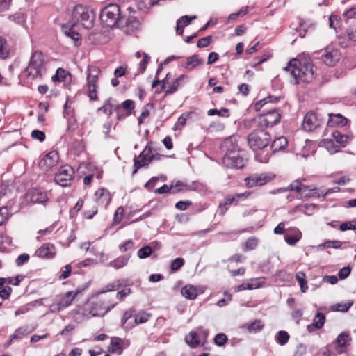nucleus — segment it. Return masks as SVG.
Wrapping results in <instances>:
<instances>
[{
	"label": "nucleus",
	"mask_w": 356,
	"mask_h": 356,
	"mask_svg": "<svg viewBox=\"0 0 356 356\" xmlns=\"http://www.w3.org/2000/svg\"><path fill=\"white\" fill-rule=\"evenodd\" d=\"M100 19L106 26L118 27L127 34L134 33L140 26V22L136 17L121 16L120 7L117 4H111L102 9Z\"/></svg>",
	"instance_id": "1"
},
{
	"label": "nucleus",
	"mask_w": 356,
	"mask_h": 356,
	"mask_svg": "<svg viewBox=\"0 0 356 356\" xmlns=\"http://www.w3.org/2000/svg\"><path fill=\"white\" fill-rule=\"evenodd\" d=\"M284 69L290 72L295 79L296 83L310 82L314 79V65L309 62L301 63L297 59H293L289 62Z\"/></svg>",
	"instance_id": "2"
},
{
	"label": "nucleus",
	"mask_w": 356,
	"mask_h": 356,
	"mask_svg": "<svg viewBox=\"0 0 356 356\" xmlns=\"http://www.w3.org/2000/svg\"><path fill=\"white\" fill-rule=\"evenodd\" d=\"M94 15L88 7L77 5L74 7L69 19V26L75 27L81 25L86 29L93 26Z\"/></svg>",
	"instance_id": "3"
},
{
	"label": "nucleus",
	"mask_w": 356,
	"mask_h": 356,
	"mask_svg": "<svg viewBox=\"0 0 356 356\" xmlns=\"http://www.w3.org/2000/svg\"><path fill=\"white\" fill-rule=\"evenodd\" d=\"M45 72L44 56L41 51H34L31 57L29 65L24 71L26 76L35 79L41 78Z\"/></svg>",
	"instance_id": "4"
},
{
	"label": "nucleus",
	"mask_w": 356,
	"mask_h": 356,
	"mask_svg": "<svg viewBox=\"0 0 356 356\" xmlns=\"http://www.w3.org/2000/svg\"><path fill=\"white\" fill-rule=\"evenodd\" d=\"M116 304L110 299H96L88 302L85 306V310L88 311L92 316H103L111 311Z\"/></svg>",
	"instance_id": "5"
},
{
	"label": "nucleus",
	"mask_w": 356,
	"mask_h": 356,
	"mask_svg": "<svg viewBox=\"0 0 356 356\" xmlns=\"http://www.w3.org/2000/svg\"><path fill=\"white\" fill-rule=\"evenodd\" d=\"M82 292V289H77L75 291H68L63 295L55 297L53 302L49 305L51 313H58L70 306L75 298Z\"/></svg>",
	"instance_id": "6"
},
{
	"label": "nucleus",
	"mask_w": 356,
	"mask_h": 356,
	"mask_svg": "<svg viewBox=\"0 0 356 356\" xmlns=\"http://www.w3.org/2000/svg\"><path fill=\"white\" fill-rule=\"evenodd\" d=\"M270 141V135L264 129L254 130L249 134L248 138V145L254 150L265 148L269 145Z\"/></svg>",
	"instance_id": "7"
},
{
	"label": "nucleus",
	"mask_w": 356,
	"mask_h": 356,
	"mask_svg": "<svg viewBox=\"0 0 356 356\" xmlns=\"http://www.w3.org/2000/svg\"><path fill=\"white\" fill-rule=\"evenodd\" d=\"M100 74V69L94 65L88 67L87 70V95L92 101L97 100V80Z\"/></svg>",
	"instance_id": "8"
},
{
	"label": "nucleus",
	"mask_w": 356,
	"mask_h": 356,
	"mask_svg": "<svg viewBox=\"0 0 356 356\" xmlns=\"http://www.w3.org/2000/svg\"><path fill=\"white\" fill-rule=\"evenodd\" d=\"M316 188L312 186L304 185L299 179L293 181L288 187L281 188L277 190L278 192H285L287 191H296L298 194L296 197L300 200H307L314 196V191Z\"/></svg>",
	"instance_id": "9"
},
{
	"label": "nucleus",
	"mask_w": 356,
	"mask_h": 356,
	"mask_svg": "<svg viewBox=\"0 0 356 356\" xmlns=\"http://www.w3.org/2000/svg\"><path fill=\"white\" fill-rule=\"evenodd\" d=\"M281 115L276 108H271L259 115L256 121L260 127H273L280 120Z\"/></svg>",
	"instance_id": "10"
},
{
	"label": "nucleus",
	"mask_w": 356,
	"mask_h": 356,
	"mask_svg": "<svg viewBox=\"0 0 356 356\" xmlns=\"http://www.w3.org/2000/svg\"><path fill=\"white\" fill-rule=\"evenodd\" d=\"M74 171L70 165H64L60 168L58 172L55 175V182L63 187L68 186L72 181Z\"/></svg>",
	"instance_id": "11"
},
{
	"label": "nucleus",
	"mask_w": 356,
	"mask_h": 356,
	"mask_svg": "<svg viewBox=\"0 0 356 356\" xmlns=\"http://www.w3.org/2000/svg\"><path fill=\"white\" fill-rule=\"evenodd\" d=\"M222 162L227 168L241 169L245 165V161L239 152H231L225 154Z\"/></svg>",
	"instance_id": "12"
},
{
	"label": "nucleus",
	"mask_w": 356,
	"mask_h": 356,
	"mask_svg": "<svg viewBox=\"0 0 356 356\" xmlns=\"http://www.w3.org/2000/svg\"><path fill=\"white\" fill-rule=\"evenodd\" d=\"M274 178V175L268 173H255L250 175L245 179V183L249 188L261 186L270 182Z\"/></svg>",
	"instance_id": "13"
},
{
	"label": "nucleus",
	"mask_w": 356,
	"mask_h": 356,
	"mask_svg": "<svg viewBox=\"0 0 356 356\" xmlns=\"http://www.w3.org/2000/svg\"><path fill=\"white\" fill-rule=\"evenodd\" d=\"M154 159L152 148L146 146L140 155L134 159L135 170L133 171V174L136 173L139 168L148 165Z\"/></svg>",
	"instance_id": "14"
},
{
	"label": "nucleus",
	"mask_w": 356,
	"mask_h": 356,
	"mask_svg": "<svg viewBox=\"0 0 356 356\" xmlns=\"http://www.w3.org/2000/svg\"><path fill=\"white\" fill-rule=\"evenodd\" d=\"M323 124V120L313 112H308L304 117L302 124V129L308 132L313 131Z\"/></svg>",
	"instance_id": "15"
},
{
	"label": "nucleus",
	"mask_w": 356,
	"mask_h": 356,
	"mask_svg": "<svg viewBox=\"0 0 356 356\" xmlns=\"http://www.w3.org/2000/svg\"><path fill=\"white\" fill-rule=\"evenodd\" d=\"M351 341L352 338L349 332H342L337 336L334 341L335 350L339 354L346 353V349L350 345Z\"/></svg>",
	"instance_id": "16"
},
{
	"label": "nucleus",
	"mask_w": 356,
	"mask_h": 356,
	"mask_svg": "<svg viewBox=\"0 0 356 356\" xmlns=\"http://www.w3.org/2000/svg\"><path fill=\"white\" fill-rule=\"evenodd\" d=\"M134 108L135 103L131 99H127L122 104H119L118 108L116 112L117 119L120 121L125 119L131 114Z\"/></svg>",
	"instance_id": "17"
},
{
	"label": "nucleus",
	"mask_w": 356,
	"mask_h": 356,
	"mask_svg": "<svg viewBox=\"0 0 356 356\" xmlns=\"http://www.w3.org/2000/svg\"><path fill=\"white\" fill-rule=\"evenodd\" d=\"M59 156L57 152L52 151L46 154L38 163L40 169L47 171L57 163Z\"/></svg>",
	"instance_id": "18"
},
{
	"label": "nucleus",
	"mask_w": 356,
	"mask_h": 356,
	"mask_svg": "<svg viewBox=\"0 0 356 356\" xmlns=\"http://www.w3.org/2000/svg\"><path fill=\"white\" fill-rule=\"evenodd\" d=\"M321 59L327 65L332 66L339 60L340 54L338 50L327 47L322 51Z\"/></svg>",
	"instance_id": "19"
},
{
	"label": "nucleus",
	"mask_w": 356,
	"mask_h": 356,
	"mask_svg": "<svg viewBox=\"0 0 356 356\" xmlns=\"http://www.w3.org/2000/svg\"><path fill=\"white\" fill-rule=\"evenodd\" d=\"M27 195L29 197L30 201L33 203L44 204L49 200L46 192L37 188L29 191Z\"/></svg>",
	"instance_id": "20"
},
{
	"label": "nucleus",
	"mask_w": 356,
	"mask_h": 356,
	"mask_svg": "<svg viewBox=\"0 0 356 356\" xmlns=\"http://www.w3.org/2000/svg\"><path fill=\"white\" fill-rule=\"evenodd\" d=\"M35 254L40 258L51 259L56 254L55 247L51 243H44L39 248Z\"/></svg>",
	"instance_id": "21"
},
{
	"label": "nucleus",
	"mask_w": 356,
	"mask_h": 356,
	"mask_svg": "<svg viewBox=\"0 0 356 356\" xmlns=\"http://www.w3.org/2000/svg\"><path fill=\"white\" fill-rule=\"evenodd\" d=\"M203 63L204 60L200 58L198 55L194 54L186 58V61L182 64V67L188 72H190L195 67L203 65Z\"/></svg>",
	"instance_id": "22"
},
{
	"label": "nucleus",
	"mask_w": 356,
	"mask_h": 356,
	"mask_svg": "<svg viewBox=\"0 0 356 356\" xmlns=\"http://www.w3.org/2000/svg\"><path fill=\"white\" fill-rule=\"evenodd\" d=\"M203 291L197 287L188 284L181 288V293L187 300H195L199 293H202Z\"/></svg>",
	"instance_id": "23"
},
{
	"label": "nucleus",
	"mask_w": 356,
	"mask_h": 356,
	"mask_svg": "<svg viewBox=\"0 0 356 356\" xmlns=\"http://www.w3.org/2000/svg\"><path fill=\"white\" fill-rule=\"evenodd\" d=\"M95 200L97 204L106 207L111 201L108 191L104 188L98 189L95 193Z\"/></svg>",
	"instance_id": "24"
},
{
	"label": "nucleus",
	"mask_w": 356,
	"mask_h": 356,
	"mask_svg": "<svg viewBox=\"0 0 356 356\" xmlns=\"http://www.w3.org/2000/svg\"><path fill=\"white\" fill-rule=\"evenodd\" d=\"M196 15H184L179 17L177 20V24L175 27L176 33L177 35H181L184 32V28L188 26L193 20L196 19Z\"/></svg>",
	"instance_id": "25"
},
{
	"label": "nucleus",
	"mask_w": 356,
	"mask_h": 356,
	"mask_svg": "<svg viewBox=\"0 0 356 356\" xmlns=\"http://www.w3.org/2000/svg\"><path fill=\"white\" fill-rule=\"evenodd\" d=\"M328 116L329 120L327 122V125L329 127H343L347 124L348 120L339 113H329Z\"/></svg>",
	"instance_id": "26"
},
{
	"label": "nucleus",
	"mask_w": 356,
	"mask_h": 356,
	"mask_svg": "<svg viewBox=\"0 0 356 356\" xmlns=\"http://www.w3.org/2000/svg\"><path fill=\"white\" fill-rule=\"evenodd\" d=\"M325 321V316L323 313H317L314 318L313 323L307 325V329L309 332H314L316 329H321Z\"/></svg>",
	"instance_id": "27"
},
{
	"label": "nucleus",
	"mask_w": 356,
	"mask_h": 356,
	"mask_svg": "<svg viewBox=\"0 0 356 356\" xmlns=\"http://www.w3.org/2000/svg\"><path fill=\"white\" fill-rule=\"evenodd\" d=\"M124 348V341L120 337H113L108 350L112 353H118L119 355L122 354Z\"/></svg>",
	"instance_id": "28"
},
{
	"label": "nucleus",
	"mask_w": 356,
	"mask_h": 356,
	"mask_svg": "<svg viewBox=\"0 0 356 356\" xmlns=\"http://www.w3.org/2000/svg\"><path fill=\"white\" fill-rule=\"evenodd\" d=\"M223 147L226 149V153H230L231 152H239L237 138L234 136L225 140Z\"/></svg>",
	"instance_id": "29"
},
{
	"label": "nucleus",
	"mask_w": 356,
	"mask_h": 356,
	"mask_svg": "<svg viewBox=\"0 0 356 356\" xmlns=\"http://www.w3.org/2000/svg\"><path fill=\"white\" fill-rule=\"evenodd\" d=\"M171 186V193L176 194L180 192L188 191L192 190V187L181 181L177 180L172 181Z\"/></svg>",
	"instance_id": "30"
},
{
	"label": "nucleus",
	"mask_w": 356,
	"mask_h": 356,
	"mask_svg": "<svg viewBox=\"0 0 356 356\" xmlns=\"http://www.w3.org/2000/svg\"><path fill=\"white\" fill-rule=\"evenodd\" d=\"M287 144L288 141L285 137H279L273 140L271 148L273 152H276L284 149Z\"/></svg>",
	"instance_id": "31"
},
{
	"label": "nucleus",
	"mask_w": 356,
	"mask_h": 356,
	"mask_svg": "<svg viewBox=\"0 0 356 356\" xmlns=\"http://www.w3.org/2000/svg\"><path fill=\"white\" fill-rule=\"evenodd\" d=\"M332 136L333 138V140L341 145L342 147H345L350 141V136L346 134H342L338 131H334Z\"/></svg>",
	"instance_id": "32"
},
{
	"label": "nucleus",
	"mask_w": 356,
	"mask_h": 356,
	"mask_svg": "<svg viewBox=\"0 0 356 356\" xmlns=\"http://www.w3.org/2000/svg\"><path fill=\"white\" fill-rule=\"evenodd\" d=\"M73 28L74 27L69 26V25L68 26H66V25H63V31H64L65 34L67 36H68L70 38H72L74 41L75 44L76 46H79L80 44V43H81V42H80V35L76 31H74L73 30Z\"/></svg>",
	"instance_id": "33"
},
{
	"label": "nucleus",
	"mask_w": 356,
	"mask_h": 356,
	"mask_svg": "<svg viewBox=\"0 0 356 356\" xmlns=\"http://www.w3.org/2000/svg\"><path fill=\"white\" fill-rule=\"evenodd\" d=\"M264 326L261 321L257 319L249 324L244 325L243 327L246 328L250 333H256L260 332Z\"/></svg>",
	"instance_id": "34"
},
{
	"label": "nucleus",
	"mask_w": 356,
	"mask_h": 356,
	"mask_svg": "<svg viewBox=\"0 0 356 356\" xmlns=\"http://www.w3.org/2000/svg\"><path fill=\"white\" fill-rule=\"evenodd\" d=\"M187 76L186 75H180L177 79H176L168 87V88L165 92V95H171L175 93L178 88L181 86V81L184 79H186Z\"/></svg>",
	"instance_id": "35"
},
{
	"label": "nucleus",
	"mask_w": 356,
	"mask_h": 356,
	"mask_svg": "<svg viewBox=\"0 0 356 356\" xmlns=\"http://www.w3.org/2000/svg\"><path fill=\"white\" fill-rule=\"evenodd\" d=\"M129 259V257L127 255L120 256L110 262L108 265L115 269H120L127 264Z\"/></svg>",
	"instance_id": "36"
},
{
	"label": "nucleus",
	"mask_w": 356,
	"mask_h": 356,
	"mask_svg": "<svg viewBox=\"0 0 356 356\" xmlns=\"http://www.w3.org/2000/svg\"><path fill=\"white\" fill-rule=\"evenodd\" d=\"M185 341L192 348L197 347L200 343L197 333L194 332H189L185 337Z\"/></svg>",
	"instance_id": "37"
},
{
	"label": "nucleus",
	"mask_w": 356,
	"mask_h": 356,
	"mask_svg": "<svg viewBox=\"0 0 356 356\" xmlns=\"http://www.w3.org/2000/svg\"><path fill=\"white\" fill-rule=\"evenodd\" d=\"M234 199L231 195L227 196L223 202L219 204L220 214L224 216L225 212L228 210L229 205L234 203Z\"/></svg>",
	"instance_id": "38"
},
{
	"label": "nucleus",
	"mask_w": 356,
	"mask_h": 356,
	"mask_svg": "<svg viewBox=\"0 0 356 356\" xmlns=\"http://www.w3.org/2000/svg\"><path fill=\"white\" fill-rule=\"evenodd\" d=\"M279 97H273V96H268L266 98H264L263 99L261 100H259V102H257L255 104H254V109L257 111H259L261 109V108L267 104L269 102H277L279 100Z\"/></svg>",
	"instance_id": "39"
},
{
	"label": "nucleus",
	"mask_w": 356,
	"mask_h": 356,
	"mask_svg": "<svg viewBox=\"0 0 356 356\" xmlns=\"http://www.w3.org/2000/svg\"><path fill=\"white\" fill-rule=\"evenodd\" d=\"M296 279L300 284L301 291L305 293L308 289L305 273L303 272H298L296 274Z\"/></svg>",
	"instance_id": "40"
},
{
	"label": "nucleus",
	"mask_w": 356,
	"mask_h": 356,
	"mask_svg": "<svg viewBox=\"0 0 356 356\" xmlns=\"http://www.w3.org/2000/svg\"><path fill=\"white\" fill-rule=\"evenodd\" d=\"M138 8L145 11L156 3V0H136Z\"/></svg>",
	"instance_id": "41"
},
{
	"label": "nucleus",
	"mask_w": 356,
	"mask_h": 356,
	"mask_svg": "<svg viewBox=\"0 0 356 356\" xmlns=\"http://www.w3.org/2000/svg\"><path fill=\"white\" fill-rule=\"evenodd\" d=\"M324 147L330 154H334L339 151V146L334 143L333 140H325L323 141Z\"/></svg>",
	"instance_id": "42"
},
{
	"label": "nucleus",
	"mask_w": 356,
	"mask_h": 356,
	"mask_svg": "<svg viewBox=\"0 0 356 356\" xmlns=\"http://www.w3.org/2000/svg\"><path fill=\"white\" fill-rule=\"evenodd\" d=\"M289 338L290 336L287 332L281 330L277 332L275 339L280 346H284L289 341Z\"/></svg>",
	"instance_id": "43"
},
{
	"label": "nucleus",
	"mask_w": 356,
	"mask_h": 356,
	"mask_svg": "<svg viewBox=\"0 0 356 356\" xmlns=\"http://www.w3.org/2000/svg\"><path fill=\"white\" fill-rule=\"evenodd\" d=\"M150 316L149 314L145 312H139L134 316V322L136 325L144 323L149 319Z\"/></svg>",
	"instance_id": "44"
},
{
	"label": "nucleus",
	"mask_w": 356,
	"mask_h": 356,
	"mask_svg": "<svg viewBox=\"0 0 356 356\" xmlns=\"http://www.w3.org/2000/svg\"><path fill=\"white\" fill-rule=\"evenodd\" d=\"M207 114L209 116L217 115L220 117H226L228 118L229 116V111L227 108H221L220 110L217 109H209L207 111Z\"/></svg>",
	"instance_id": "45"
},
{
	"label": "nucleus",
	"mask_w": 356,
	"mask_h": 356,
	"mask_svg": "<svg viewBox=\"0 0 356 356\" xmlns=\"http://www.w3.org/2000/svg\"><path fill=\"white\" fill-rule=\"evenodd\" d=\"M149 60L150 56L146 53H143V58L138 65V72L136 75L143 74L147 68V65L149 62Z\"/></svg>",
	"instance_id": "46"
},
{
	"label": "nucleus",
	"mask_w": 356,
	"mask_h": 356,
	"mask_svg": "<svg viewBox=\"0 0 356 356\" xmlns=\"http://www.w3.org/2000/svg\"><path fill=\"white\" fill-rule=\"evenodd\" d=\"M10 213L7 207L0 208V226L3 225L10 218Z\"/></svg>",
	"instance_id": "47"
},
{
	"label": "nucleus",
	"mask_w": 356,
	"mask_h": 356,
	"mask_svg": "<svg viewBox=\"0 0 356 356\" xmlns=\"http://www.w3.org/2000/svg\"><path fill=\"white\" fill-rule=\"evenodd\" d=\"M300 238V233L297 232L294 234L286 235L284 240L286 243L290 245H294Z\"/></svg>",
	"instance_id": "48"
},
{
	"label": "nucleus",
	"mask_w": 356,
	"mask_h": 356,
	"mask_svg": "<svg viewBox=\"0 0 356 356\" xmlns=\"http://www.w3.org/2000/svg\"><path fill=\"white\" fill-rule=\"evenodd\" d=\"M228 341V338L224 333H218L214 337V343L218 346H224Z\"/></svg>",
	"instance_id": "49"
},
{
	"label": "nucleus",
	"mask_w": 356,
	"mask_h": 356,
	"mask_svg": "<svg viewBox=\"0 0 356 356\" xmlns=\"http://www.w3.org/2000/svg\"><path fill=\"white\" fill-rule=\"evenodd\" d=\"M152 253V249L150 246L146 245L145 247H143L138 251V257L140 259H145L147 257L150 256Z\"/></svg>",
	"instance_id": "50"
},
{
	"label": "nucleus",
	"mask_w": 356,
	"mask_h": 356,
	"mask_svg": "<svg viewBox=\"0 0 356 356\" xmlns=\"http://www.w3.org/2000/svg\"><path fill=\"white\" fill-rule=\"evenodd\" d=\"M67 72L65 70L59 68L57 70L56 74L51 77V80L54 82L56 81H64L66 77Z\"/></svg>",
	"instance_id": "51"
},
{
	"label": "nucleus",
	"mask_w": 356,
	"mask_h": 356,
	"mask_svg": "<svg viewBox=\"0 0 356 356\" xmlns=\"http://www.w3.org/2000/svg\"><path fill=\"white\" fill-rule=\"evenodd\" d=\"M316 207L314 204H304L298 205L296 209L300 211L305 213V214H310L309 211H313Z\"/></svg>",
	"instance_id": "52"
},
{
	"label": "nucleus",
	"mask_w": 356,
	"mask_h": 356,
	"mask_svg": "<svg viewBox=\"0 0 356 356\" xmlns=\"http://www.w3.org/2000/svg\"><path fill=\"white\" fill-rule=\"evenodd\" d=\"M8 56V49L6 45V41L0 37V58H6Z\"/></svg>",
	"instance_id": "53"
},
{
	"label": "nucleus",
	"mask_w": 356,
	"mask_h": 356,
	"mask_svg": "<svg viewBox=\"0 0 356 356\" xmlns=\"http://www.w3.org/2000/svg\"><path fill=\"white\" fill-rule=\"evenodd\" d=\"M353 303L352 302H348V303H345V304H342V303H338V304H335L334 305L332 306V309L333 311H337V312H347L350 307L352 306Z\"/></svg>",
	"instance_id": "54"
},
{
	"label": "nucleus",
	"mask_w": 356,
	"mask_h": 356,
	"mask_svg": "<svg viewBox=\"0 0 356 356\" xmlns=\"http://www.w3.org/2000/svg\"><path fill=\"white\" fill-rule=\"evenodd\" d=\"M258 243V239L255 237L249 238L245 244V250H252L256 248Z\"/></svg>",
	"instance_id": "55"
},
{
	"label": "nucleus",
	"mask_w": 356,
	"mask_h": 356,
	"mask_svg": "<svg viewBox=\"0 0 356 356\" xmlns=\"http://www.w3.org/2000/svg\"><path fill=\"white\" fill-rule=\"evenodd\" d=\"M342 243L339 241H327L324 243L320 244L318 245L319 248H340L341 247Z\"/></svg>",
	"instance_id": "56"
},
{
	"label": "nucleus",
	"mask_w": 356,
	"mask_h": 356,
	"mask_svg": "<svg viewBox=\"0 0 356 356\" xmlns=\"http://www.w3.org/2000/svg\"><path fill=\"white\" fill-rule=\"evenodd\" d=\"M260 286H261V284H252L250 283H243V284L238 285L236 288L235 291L239 292V291L246 290V289L251 290V289H257Z\"/></svg>",
	"instance_id": "57"
},
{
	"label": "nucleus",
	"mask_w": 356,
	"mask_h": 356,
	"mask_svg": "<svg viewBox=\"0 0 356 356\" xmlns=\"http://www.w3.org/2000/svg\"><path fill=\"white\" fill-rule=\"evenodd\" d=\"M105 102L107 104V106L109 107V109L111 110L112 113L117 112L119 103L115 99L110 97L107 99Z\"/></svg>",
	"instance_id": "58"
},
{
	"label": "nucleus",
	"mask_w": 356,
	"mask_h": 356,
	"mask_svg": "<svg viewBox=\"0 0 356 356\" xmlns=\"http://www.w3.org/2000/svg\"><path fill=\"white\" fill-rule=\"evenodd\" d=\"M9 18L18 24H22L25 21V15L22 13H16Z\"/></svg>",
	"instance_id": "59"
},
{
	"label": "nucleus",
	"mask_w": 356,
	"mask_h": 356,
	"mask_svg": "<svg viewBox=\"0 0 356 356\" xmlns=\"http://www.w3.org/2000/svg\"><path fill=\"white\" fill-rule=\"evenodd\" d=\"M211 35L200 38L197 43V47L203 48L208 47L211 42Z\"/></svg>",
	"instance_id": "60"
},
{
	"label": "nucleus",
	"mask_w": 356,
	"mask_h": 356,
	"mask_svg": "<svg viewBox=\"0 0 356 356\" xmlns=\"http://www.w3.org/2000/svg\"><path fill=\"white\" fill-rule=\"evenodd\" d=\"M31 137L35 139L38 140L40 142H43L45 140L46 136L45 134L40 130H33L31 132Z\"/></svg>",
	"instance_id": "61"
},
{
	"label": "nucleus",
	"mask_w": 356,
	"mask_h": 356,
	"mask_svg": "<svg viewBox=\"0 0 356 356\" xmlns=\"http://www.w3.org/2000/svg\"><path fill=\"white\" fill-rule=\"evenodd\" d=\"M124 215V209L122 207H118L114 214L113 217V223L118 224L119 223L123 217Z\"/></svg>",
	"instance_id": "62"
},
{
	"label": "nucleus",
	"mask_w": 356,
	"mask_h": 356,
	"mask_svg": "<svg viewBox=\"0 0 356 356\" xmlns=\"http://www.w3.org/2000/svg\"><path fill=\"white\" fill-rule=\"evenodd\" d=\"M184 264V260L182 258H176L171 264V269L174 271L178 270Z\"/></svg>",
	"instance_id": "63"
},
{
	"label": "nucleus",
	"mask_w": 356,
	"mask_h": 356,
	"mask_svg": "<svg viewBox=\"0 0 356 356\" xmlns=\"http://www.w3.org/2000/svg\"><path fill=\"white\" fill-rule=\"evenodd\" d=\"M339 229L341 231L355 230L356 222L353 223L350 221L343 222L342 224L340 225Z\"/></svg>",
	"instance_id": "64"
}]
</instances>
